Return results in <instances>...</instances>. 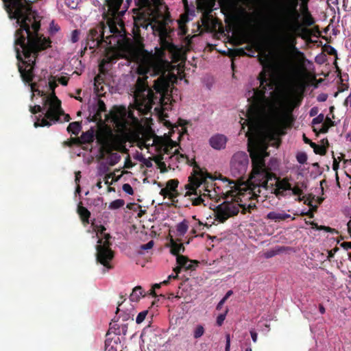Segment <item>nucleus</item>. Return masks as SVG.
Wrapping results in <instances>:
<instances>
[{"label":"nucleus","instance_id":"nucleus-1","mask_svg":"<svg viewBox=\"0 0 351 351\" xmlns=\"http://www.w3.org/2000/svg\"><path fill=\"white\" fill-rule=\"evenodd\" d=\"M6 12L10 19L16 20L19 28L15 32L14 50L18 60V69L23 82L30 83L32 97L36 93L43 97V104L47 107L45 118L36 117L34 127H49L56 123L60 114L63 113L61 101L56 97L55 88L58 84L54 79L48 82L51 91L47 95L39 89L37 82H33L34 68L39 52L51 47V40L39 33L40 23L32 4L35 0H3Z\"/></svg>","mask_w":351,"mask_h":351},{"label":"nucleus","instance_id":"nucleus-2","mask_svg":"<svg viewBox=\"0 0 351 351\" xmlns=\"http://www.w3.org/2000/svg\"><path fill=\"white\" fill-rule=\"evenodd\" d=\"M160 47L155 48V53L143 49L135 55L137 73L143 77H138L134 86V98L139 109L143 107L149 110L156 101L168 96L169 88L174 75L166 73L170 62L166 59V51L174 53L178 47L167 39L160 38Z\"/></svg>","mask_w":351,"mask_h":351},{"label":"nucleus","instance_id":"nucleus-3","mask_svg":"<svg viewBox=\"0 0 351 351\" xmlns=\"http://www.w3.org/2000/svg\"><path fill=\"white\" fill-rule=\"evenodd\" d=\"M265 148L258 147L256 145H249L248 152L252 160V169L249 177V187L245 193L238 192L239 196L235 197L234 191L230 190L226 193L234 197L231 201H226L219 204L215 211V219L221 223L226 221L229 217L237 215L239 208H242L241 213L245 214L251 213L256 209L254 200L259 196L262 189H267L269 180L274 178V174L265 165V158L269 156Z\"/></svg>","mask_w":351,"mask_h":351},{"label":"nucleus","instance_id":"nucleus-4","mask_svg":"<svg viewBox=\"0 0 351 351\" xmlns=\"http://www.w3.org/2000/svg\"><path fill=\"white\" fill-rule=\"evenodd\" d=\"M108 6L106 23L108 27L104 24L90 29L86 36L84 50L88 47L90 49H95L100 46L106 48L122 47L126 39V31L124 23L120 19L125 10L120 11L123 0H106Z\"/></svg>","mask_w":351,"mask_h":351},{"label":"nucleus","instance_id":"nucleus-5","mask_svg":"<svg viewBox=\"0 0 351 351\" xmlns=\"http://www.w3.org/2000/svg\"><path fill=\"white\" fill-rule=\"evenodd\" d=\"M108 6L106 23L108 27L104 24L90 29L86 36L84 50L88 47L90 49H95L100 46L106 48L122 47L126 39V31L124 23L120 19L125 10L120 11L123 0H106Z\"/></svg>","mask_w":351,"mask_h":351},{"label":"nucleus","instance_id":"nucleus-6","mask_svg":"<svg viewBox=\"0 0 351 351\" xmlns=\"http://www.w3.org/2000/svg\"><path fill=\"white\" fill-rule=\"evenodd\" d=\"M299 1L274 0V11L281 41L289 50L304 58V53L295 47L296 38L303 30L300 23Z\"/></svg>","mask_w":351,"mask_h":351},{"label":"nucleus","instance_id":"nucleus-7","mask_svg":"<svg viewBox=\"0 0 351 351\" xmlns=\"http://www.w3.org/2000/svg\"><path fill=\"white\" fill-rule=\"evenodd\" d=\"M273 70L274 66L271 64H267L263 67L258 77L260 86L258 88L253 89V95L248 98L250 102L247 110L250 131L246 135L248 136L249 142L252 139V136L249 135L250 133L254 136L257 135L259 132V121L267 113L269 99L265 94L267 90H271V93L276 86Z\"/></svg>","mask_w":351,"mask_h":351},{"label":"nucleus","instance_id":"nucleus-8","mask_svg":"<svg viewBox=\"0 0 351 351\" xmlns=\"http://www.w3.org/2000/svg\"><path fill=\"white\" fill-rule=\"evenodd\" d=\"M176 158L179 162L181 160H185L186 163L193 167V173L191 176L189 177V191L186 192V195H197V190L202 187L205 191L208 193L207 195L210 197V193L213 188V182L215 178L208 172L204 171L195 159L190 160L186 155L180 154L178 149H176L173 155L170 157V158Z\"/></svg>","mask_w":351,"mask_h":351},{"label":"nucleus","instance_id":"nucleus-9","mask_svg":"<svg viewBox=\"0 0 351 351\" xmlns=\"http://www.w3.org/2000/svg\"><path fill=\"white\" fill-rule=\"evenodd\" d=\"M289 116L283 114L275 116L269 121L263 133V141L267 146L278 147L281 144L280 136L285 134L289 126Z\"/></svg>","mask_w":351,"mask_h":351},{"label":"nucleus","instance_id":"nucleus-10","mask_svg":"<svg viewBox=\"0 0 351 351\" xmlns=\"http://www.w3.org/2000/svg\"><path fill=\"white\" fill-rule=\"evenodd\" d=\"M104 239H99L96 246V258L97 261L104 265L107 269H112V266L110 265V261L114 258V252L110 248L111 243L110 239L111 236L109 234H104Z\"/></svg>","mask_w":351,"mask_h":351},{"label":"nucleus","instance_id":"nucleus-11","mask_svg":"<svg viewBox=\"0 0 351 351\" xmlns=\"http://www.w3.org/2000/svg\"><path fill=\"white\" fill-rule=\"evenodd\" d=\"M249 164L248 156L243 152L235 153L231 160V170L240 176L244 175Z\"/></svg>","mask_w":351,"mask_h":351},{"label":"nucleus","instance_id":"nucleus-12","mask_svg":"<svg viewBox=\"0 0 351 351\" xmlns=\"http://www.w3.org/2000/svg\"><path fill=\"white\" fill-rule=\"evenodd\" d=\"M106 112V106L104 101L98 99L97 104L93 105L89 109L88 119L90 122H97L98 124H104L102 113Z\"/></svg>","mask_w":351,"mask_h":351},{"label":"nucleus","instance_id":"nucleus-13","mask_svg":"<svg viewBox=\"0 0 351 351\" xmlns=\"http://www.w3.org/2000/svg\"><path fill=\"white\" fill-rule=\"evenodd\" d=\"M274 178H272L271 180H269V181L271 180H276L275 185L276 186V195L277 196L285 195V191H289L291 189V184L289 183L287 178H283V179H278L276 178V176L274 174Z\"/></svg>","mask_w":351,"mask_h":351},{"label":"nucleus","instance_id":"nucleus-14","mask_svg":"<svg viewBox=\"0 0 351 351\" xmlns=\"http://www.w3.org/2000/svg\"><path fill=\"white\" fill-rule=\"evenodd\" d=\"M227 143V138L223 134H217L213 136L210 140L209 143L210 146L217 150L224 149Z\"/></svg>","mask_w":351,"mask_h":351},{"label":"nucleus","instance_id":"nucleus-15","mask_svg":"<svg viewBox=\"0 0 351 351\" xmlns=\"http://www.w3.org/2000/svg\"><path fill=\"white\" fill-rule=\"evenodd\" d=\"M137 8L133 9L134 12L143 8L150 10L152 6L158 8L162 4V0H134Z\"/></svg>","mask_w":351,"mask_h":351},{"label":"nucleus","instance_id":"nucleus-16","mask_svg":"<svg viewBox=\"0 0 351 351\" xmlns=\"http://www.w3.org/2000/svg\"><path fill=\"white\" fill-rule=\"evenodd\" d=\"M169 246L171 253L176 257L180 256V254L185 251V247L184 244L181 243V239L175 240L172 237L169 239Z\"/></svg>","mask_w":351,"mask_h":351},{"label":"nucleus","instance_id":"nucleus-17","mask_svg":"<svg viewBox=\"0 0 351 351\" xmlns=\"http://www.w3.org/2000/svg\"><path fill=\"white\" fill-rule=\"evenodd\" d=\"M289 218H291V220L295 219V217H291V216L289 214H287L284 211H281V212L271 211V212L268 213L266 216V219L272 220L275 222H280L282 221H285Z\"/></svg>","mask_w":351,"mask_h":351},{"label":"nucleus","instance_id":"nucleus-18","mask_svg":"<svg viewBox=\"0 0 351 351\" xmlns=\"http://www.w3.org/2000/svg\"><path fill=\"white\" fill-rule=\"evenodd\" d=\"M106 153L108 154V156L106 158V163L110 166L115 165L121 159V156L119 154L112 152L110 149H106Z\"/></svg>","mask_w":351,"mask_h":351},{"label":"nucleus","instance_id":"nucleus-19","mask_svg":"<svg viewBox=\"0 0 351 351\" xmlns=\"http://www.w3.org/2000/svg\"><path fill=\"white\" fill-rule=\"evenodd\" d=\"M95 136V130L93 128H91L90 130L86 131V132H83L80 136V139L82 143H90L93 142Z\"/></svg>","mask_w":351,"mask_h":351},{"label":"nucleus","instance_id":"nucleus-20","mask_svg":"<svg viewBox=\"0 0 351 351\" xmlns=\"http://www.w3.org/2000/svg\"><path fill=\"white\" fill-rule=\"evenodd\" d=\"M77 213L83 223H88L90 217V211L83 206L79 204L77 207Z\"/></svg>","mask_w":351,"mask_h":351},{"label":"nucleus","instance_id":"nucleus-21","mask_svg":"<svg viewBox=\"0 0 351 351\" xmlns=\"http://www.w3.org/2000/svg\"><path fill=\"white\" fill-rule=\"evenodd\" d=\"M188 228L189 222L187 220L184 219L176 226L177 235L180 237L184 236L186 233Z\"/></svg>","mask_w":351,"mask_h":351},{"label":"nucleus","instance_id":"nucleus-22","mask_svg":"<svg viewBox=\"0 0 351 351\" xmlns=\"http://www.w3.org/2000/svg\"><path fill=\"white\" fill-rule=\"evenodd\" d=\"M141 296H143V289L141 286H136L133 289L130 295V299L132 302H137L140 300Z\"/></svg>","mask_w":351,"mask_h":351},{"label":"nucleus","instance_id":"nucleus-23","mask_svg":"<svg viewBox=\"0 0 351 351\" xmlns=\"http://www.w3.org/2000/svg\"><path fill=\"white\" fill-rule=\"evenodd\" d=\"M104 115L106 120H108L110 118L109 117H110V118L115 123H119L121 119H122L121 117H125V112H123L122 114V112L121 111L117 110L115 112L111 111L110 114H105Z\"/></svg>","mask_w":351,"mask_h":351},{"label":"nucleus","instance_id":"nucleus-24","mask_svg":"<svg viewBox=\"0 0 351 351\" xmlns=\"http://www.w3.org/2000/svg\"><path fill=\"white\" fill-rule=\"evenodd\" d=\"M82 129L81 123L78 121H75L70 123L67 127V131L69 133H72L73 134L77 136L80 133Z\"/></svg>","mask_w":351,"mask_h":351},{"label":"nucleus","instance_id":"nucleus-25","mask_svg":"<svg viewBox=\"0 0 351 351\" xmlns=\"http://www.w3.org/2000/svg\"><path fill=\"white\" fill-rule=\"evenodd\" d=\"M303 23L304 25L307 27L312 26L315 23V20L312 16L311 14L308 10L307 8H306V12H304V14Z\"/></svg>","mask_w":351,"mask_h":351},{"label":"nucleus","instance_id":"nucleus-26","mask_svg":"<svg viewBox=\"0 0 351 351\" xmlns=\"http://www.w3.org/2000/svg\"><path fill=\"white\" fill-rule=\"evenodd\" d=\"M201 189L197 190V195H195L197 197H192L191 199L192 201V204L193 206H199L204 202V199L202 197V195L201 194ZM206 193L203 194V196H206Z\"/></svg>","mask_w":351,"mask_h":351},{"label":"nucleus","instance_id":"nucleus-27","mask_svg":"<svg viewBox=\"0 0 351 351\" xmlns=\"http://www.w3.org/2000/svg\"><path fill=\"white\" fill-rule=\"evenodd\" d=\"M178 184L179 182L178 180L171 179L167 182L166 188L171 193L177 192L176 189L178 188ZM177 194L178 193H176V195H177Z\"/></svg>","mask_w":351,"mask_h":351},{"label":"nucleus","instance_id":"nucleus-28","mask_svg":"<svg viewBox=\"0 0 351 351\" xmlns=\"http://www.w3.org/2000/svg\"><path fill=\"white\" fill-rule=\"evenodd\" d=\"M117 60V56L116 55L109 56L107 54L105 58L102 60L101 64H99V69H102L103 65L106 64L114 63Z\"/></svg>","mask_w":351,"mask_h":351},{"label":"nucleus","instance_id":"nucleus-29","mask_svg":"<svg viewBox=\"0 0 351 351\" xmlns=\"http://www.w3.org/2000/svg\"><path fill=\"white\" fill-rule=\"evenodd\" d=\"M47 110V107L43 105V107H41L39 105H36L34 106H30L29 111L33 114H36L38 112H43V114H45L44 117L45 118V113ZM41 117L43 118V115L40 114Z\"/></svg>","mask_w":351,"mask_h":351},{"label":"nucleus","instance_id":"nucleus-30","mask_svg":"<svg viewBox=\"0 0 351 351\" xmlns=\"http://www.w3.org/2000/svg\"><path fill=\"white\" fill-rule=\"evenodd\" d=\"M124 204L125 202L123 199H118L110 202L108 208L111 210H116L123 207Z\"/></svg>","mask_w":351,"mask_h":351},{"label":"nucleus","instance_id":"nucleus-31","mask_svg":"<svg viewBox=\"0 0 351 351\" xmlns=\"http://www.w3.org/2000/svg\"><path fill=\"white\" fill-rule=\"evenodd\" d=\"M311 224L312 225L313 228H315L318 230H324L327 232H331V233L336 232V230L335 229L331 228L330 227L325 226H319L317 223L313 222V221H312L311 223Z\"/></svg>","mask_w":351,"mask_h":351},{"label":"nucleus","instance_id":"nucleus-32","mask_svg":"<svg viewBox=\"0 0 351 351\" xmlns=\"http://www.w3.org/2000/svg\"><path fill=\"white\" fill-rule=\"evenodd\" d=\"M205 332V329L202 325H197L193 330V337L195 339L200 338Z\"/></svg>","mask_w":351,"mask_h":351},{"label":"nucleus","instance_id":"nucleus-33","mask_svg":"<svg viewBox=\"0 0 351 351\" xmlns=\"http://www.w3.org/2000/svg\"><path fill=\"white\" fill-rule=\"evenodd\" d=\"M190 261L191 260H189L186 256L183 255L178 256L176 257L177 264L182 267H185L186 264H188Z\"/></svg>","mask_w":351,"mask_h":351},{"label":"nucleus","instance_id":"nucleus-34","mask_svg":"<svg viewBox=\"0 0 351 351\" xmlns=\"http://www.w3.org/2000/svg\"><path fill=\"white\" fill-rule=\"evenodd\" d=\"M330 128V125H328L327 123H323L322 125H321V128L319 130L314 127L313 131L317 134V135L319 133L325 134L328 132Z\"/></svg>","mask_w":351,"mask_h":351},{"label":"nucleus","instance_id":"nucleus-35","mask_svg":"<svg viewBox=\"0 0 351 351\" xmlns=\"http://www.w3.org/2000/svg\"><path fill=\"white\" fill-rule=\"evenodd\" d=\"M291 190L292 191V193L293 195L298 196V201H302V198L300 197V195H302L303 194V191L300 188V186H299V183H298L293 187L291 186Z\"/></svg>","mask_w":351,"mask_h":351},{"label":"nucleus","instance_id":"nucleus-36","mask_svg":"<svg viewBox=\"0 0 351 351\" xmlns=\"http://www.w3.org/2000/svg\"><path fill=\"white\" fill-rule=\"evenodd\" d=\"M160 194L164 196L165 197L168 196L169 199L172 200L176 197V195H175L173 193L170 192L166 187L160 190Z\"/></svg>","mask_w":351,"mask_h":351},{"label":"nucleus","instance_id":"nucleus-37","mask_svg":"<svg viewBox=\"0 0 351 351\" xmlns=\"http://www.w3.org/2000/svg\"><path fill=\"white\" fill-rule=\"evenodd\" d=\"M313 151L316 154L324 156V155H326V154L327 152V149H326V147H325L324 145H317V147H315Z\"/></svg>","mask_w":351,"mask_h":351},{"label":"nucleus","instance_id":"nucleus-38","mask_svg":"<svg viewBox=\"0 0 351 351\" xmlns=\"http://www.w3.org/2000/svg\"><path fill=\"white\" fill-rule=\"evenodd\" d=\"M111 332L114 333L116 335H120V328H119V326L118 324H112V323L110 324V328L107 332V335H108Z\"/></svg>","mask_w":351,"mask_h":351},{"label":"nucleus","instance_id":"nucleus-39","mask_svg":"<svg viewBox=\"0 0 351 351\" xmlns=\"http://www.w3.org/2000/svg\"><path fill=\"white\" fill-rule=\"evenodd\" d=\"M296 158L300 164H304L307 161V155L304 152H300L297 154Z\"/></svg>","mask_w":351,"mask_h":351},{"label":"nucleus","instance_id":"nucleus-40","mask_svg":"<svg viewBox=\"0 0 351 351\" xmlns=\"http://www.w3.org/2000/svg\"><path fill=\"white\" fill-rule=\"evenodd\" d=\"M228 309L227 308L225 311L224 313H221V314H219L217 317V324L219 326H221L225 319H226V315L228 313Z\"/></svg>","mask_w":351,"mask_h":351},{"label":"nucleus","instance_id":"nucleus-41","mask_svg":"<svg viewBox=\"0 0 351 351\" xmlns=\"http://www.w3.org/2000/svg\"><path fill=\"white\" fill-rule=\"evenodd\" d=\"M147 315V311H143L139 313L136 318V322L137 324L142 323L145 320Z\"/></svg>","mask_w":351,"mask_h":351},{"label":"nucleus","instance_id":"nucleus-42","mask_svg":"<svg viewBox=\"0 0 351 351\" xmlns=\"http://www.w3.org/2000/svg\"><path fill=\"white\" fill-rule=\"evenodd\" d=\"M324 114L321 113L313 119L312 124L313 125H316V124H320V123H322L324 122Z\"/></svg>","mask_w":351,"mask_h":351},{"label":"nucleus","instance_id":"nucleus-43","mask_svg":"<svg viewBox=\"0 0 351 351\" xmlns=\"http://www.w3.org/2000/svg\"><path fill=\"white\" fill-rule=\"evenodd\" d=\"M80 36V31L77 29H75L71 33V40L73 43H75L78 41Z\"/></svg>","mask_w":351,"mask_h":351},{"label":"nucleus","instance_id":"nucleus-44","mask_svg":"<svg viewBox=\"0 0 351 351\" xmlns=\"http://www.w3.org/2000/svg\"><path fill=\"white\" fill-rule=\"evenodd\" d=\"M123 191L129 195L134 194V190L130 184H124L122 186Z\"/></svg>","mask_w":351,"mask_h":351},{"label":"nucleus","instance_id":"nucleus-45","mask_svg":"<svg viewBox=\"0 0 351 351\" xmlns=\"http://www.w3.org/2000/svg\"><path fill=\"white\" fill-rule=\"evenodd\" d=\"M198 262L195 261H191L188 264H186L185 267H182L185 270H194L195 268V265H197Z\"/></svg>","mask_w":351,"mask_h":351},{"label":"nucleus","instance_id":"nucleus-46","mask_svg":"<svg viewBox=\"0 0 351 351\" xmlns=\"http://www.w3.org/2000/svg\"><path fill=\"white\" fill-rule=\"evenodd\" d=\"M114 176H115L114 173H110L106 174L104 177L105 184L108 186H110V184H112V182H109V180H110L111 178H113Z\"/></svg>","mask_w":351,"mask_h":351},{"label":"nucleus","instance_id":"nucleus-47","mask_svg":"<svg viewBox=\"0 0 351 351\" xmlns=\"http://www.w3.org/2000/svg\"><path fill=\"white\" fill-rule=\"evenodd\" d=\"M154 242L153 240L149 241L146 244L141 245V249L143 250H147L152 249L154 246Z\"/></svg>","mask_w":351,"mask_h":351},{"label":"nucleus","instance_id":"nucleus-48","mask_svg":"<svg viewBox=\"0 0 351 351\" xmlns=\"http://www.w3.org/2000/svg\"><path fill=\"white\" fill-rule=\"evenodd\" d=\"M234 55L237 56H244L247 55V53L243 48H240L234 50Z\"/></svg>","mask_w":351,"mask_h":351},{"label":"nucleus","instance_id":"nucleus-49","mask_svg":"<svg viewBox=\"0 0 351 351\" xmlns=\"http://www.w3.org/2000/svg\"><path fill=\"white\" fill-rule=\"evenodd\" d=\"M226 343L225 350L226 351H230V336L229 334H226Z\"/></svg>","mask_w":351,"mask_h":351},{"label":"nucleus","instance_id":"nucleus-50","mask_svg":"<svg viewBox=\"0 0 351 351\" xmlns=\"http://www.w3.org/2000/svg\"><path fill=\"white\" fill-rule=\"evenodd\" d=\"M250 335H251L253 342L256 343L257 341V338H258L257 332L256 331H254V330H251Z\"/></svg>","mask_w":351,"mask_h":351},{"label":"nucleus","instance_id":"nucleus-51","mask_svg":"<svg viewBox=\"0 0 351 351\" xmlns=\"http://www.w3.org/2000/svg\"><path fill=\"white\" fill-rule=\"evenodd\" d=\"M333 164H332V169L334 171H337L339 167V161H338L335 158H333Z\"/></svg>","mask_w":351,"mask_h":351},{"label":"nucleus","instance_id":"nucleus-52","mask_svg":"<svg viewBox=\"0 0 351 351\" xmlns=\"http://www.w3.org/2000/svg\"><path fill=\"white\" fill-rule=\"evenodd\" d=\"M62 116H64V121L68 122V121H70L71 117H70L69 114H65V113L63 112V113H62L61 114H60V115H59V117H58V121H57L56 122H58V121L60 120V116H62Z\"/></svg>","mask_w":351,"mask_h":351},{"label":"nucleus","instance_id":"nucleus-53","mask_svg":"<svg viewBox=\"0 0 351 351\" xmlns=\"http://www.w3.org/2000/svg\"><path fill=\"white\" fill-rule=\"evenodd\" d=\"M68 79L66 77H61L60 78H59L58 81L59 82L63 85V86H66L67 84H68Z\"/></svg>","mask_w":351,"mask_h":351},{"label":"nucleus","instance_id":"nucleus-54","mask_svg":"<svg viewBox=\"0 0 351 351\" xmlns=\"http://www.w3.org/2000/svg\"><path fill=\"white\" fill-rule=\"evenodd\" d=\"M143 162L144 165L148 168H150L152 167V162L149 159L143 158Z\"/></svg>","mask_w":351,"mask_h":351},{"label":"nucleus","instance_id":"nucleus-55","mask_svg":"<svg viewBox=\"0 0 351 351\" xmlns=\"http://www.w3.org/2000/svg\"><path fill=\"white\" fill-rule=\"evenodd\" d=\"M341 246L346 250L351 249V242H343Z\"/></svg>","mask_w":351,"mask_h":351},{"label":"nucleus","instance_id":"nucleus-56","mask_svg":"<svg viewBox=\"0 0 351 351\" xmlns=\"http://www.w3.org/2000/svg\"><path fill=\"white\" fill-rule=\"evenodd\" d=\"M59 29L60 28L58 25H53V24H52L50 27V30L51 33L57 32L59 30Z\"/></svg>","mask_w":351,"mask_h":351},{"label":"nucleus","instance_id":"nucleus-57","mask_svg":"<svg viewBox=\"0 0 351 351\" xmlns=\"http://www.w3.org/2000/svg\"><path fill=\"white\" fill-rule=\"evenodd\" d=\"M329 47V50L328 51V53L330 54V55H337V51L335 50V49L331 46H328Z\"/></svg>","mask_w":351,"mask_h":351},{"label":"nucleus","instance_id":"nucleus-58","mask_svg":"<svg viewBox=\"0 0 351 351\" xmlns=\"http://www.w3.org/2000/svg\"><path fill=\"white\" fill-rule=\"evenodd\" d=\"M324 123H327L328 125H330V127H332V126H334L335 125V123L333 121L331 120L330 118H329L328 117H326V119H325V122Z\"/></svg>","mask_w":351,"mask_h":351},{"label":"nucleus","instance_id":"nucleus-59","mask_svg":"<svg viewBox=\"0 0 351 351\" xmlns=\"http://www.w3.org/2000/svg\"><path fill=\"white\" fill-rule=\"evenodd\" d=\"M232 294L233 291L232 290H229L222 299L226 301L229 298V297L231 296Z\"/></svg>","mask_w":351,"mask_h":351},{"label":"nucleus","instance_id":"nucleus-60","mask_svg":"<svg viewBox=\"0 0 351 351\" xmlns=\"http://www.w3.org/2000/svg\"><path fill=\"white\" fill-rule=\"evenodd\" d=\"M226 181H228L230 186L231 189L235 188L236 191L238 190V187L236 185V183L234 181H229L228 179H226Z\"/></svg>","mask_w":351,"mask_h":351},{"label":"nucleus","instance_id":"nucleus-61","mask_svg":"<svg viewBox=\"0 0 351 351\" xmlns=\"http://www.w3.org/2000/svg\"><path fill=\"white\" fill-rule=\"evenodd\" d=\"M290 61L288 59H285L283 62L282 66L283 68H288L290 66Z\"/></svg>","mask_w":351,"mask_h":351},{"label":"nucleus","instance_id":"nucleus-62","mask_svg":"<svg viewBox=\"0 0 351 351\" xmlns=\"http://www.w3.org/2000/svg\"><path fill=\"white\" fill-rule=\"evenodd\" d=\"M75 181L76 184H77V182H80V179L81 178V172L80 171L75 172Z\"/></svg>","mask_w":351,"mask_h":351},{"label":"nucleus","instance_id":"nucleus-63","mask_svg":"<svg viewBox=\"0 0 351 351\" xmlns=\"http://www.w3.org/2000/svg\"><path fill=\"white\" fill-rule=\"evenodd\" d=\"M317 113V109L316 108H313L310 110V116L311 117H313V116L316 115Z\"/></svg>","mask_w":351,"mask_h":351},{"label":"nucleus","instance_id":"nucleus-64","mask_svg":"<svg viewBox=\"0 0 351 351\" xmlns=\"http://www.w3.org/2000/svg\"><path fill=\"white\" fill-rule=\"evenodd\" d=\"M225 300L221 299L217 306V310H220L222 308L223 304L225 303Z\"/></svg>","mask_w":351,"mask_h":351}]
</instances>
